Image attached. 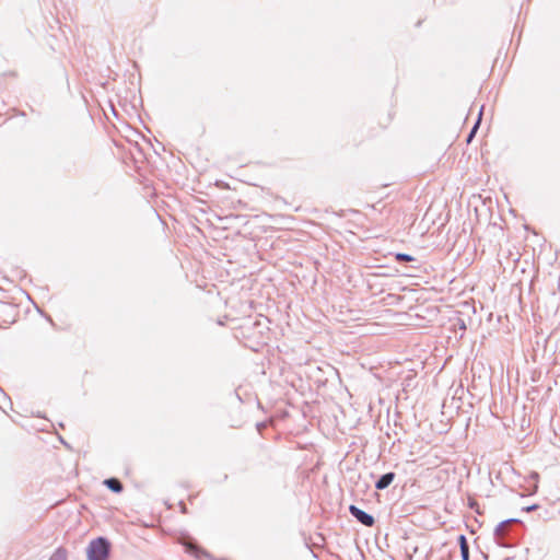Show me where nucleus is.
<instances>
[{
    "mask_svg": "<svg viewBox=\"0 0 560 560\" xmlns=\"http://www.w3.org/2000/svg\"><path fill=\"white\" fill-rule=\"evenodd\" d=\"M457 540L460 549L462 560H469V544L466 536L459 535Z\"/></svg>",
    "mask_w": 560,
    "mask_h": 560,
    "instance_id": "39448f33",
    "label": "nucleus"
},
{
    "mask_svg": "<svg viewBox=\"0 0 560 560\" xmlns=\"http://www.w3.org/2000/svg\"><path fill=\"white\" fill-rule=\"evenodd\" d=\"M395 258L397 261H401V262H409V261L416 260V258L413 256H411L409 254H404V253L396 254Z\"/></svg>",
    "mask_w": 560,
    "mask_h": 560,
    "instance_id": "1a4fd4ad",
    "label": "nucleus"
},
{
    "mask_svg": "<svg viewBox=\"0 0 560 560\" xmlns=\"http://www.w3.org/2000/svg\"><path fill=\"white\" fill-rule=\"evenodd\" d=\"M110 544L104 537L93 539L88 547L89 560H107L109 556Z\"/></svg>",
    "mask_w": 560,
    "mask_h": 560,
    "instance_id": "f257e3e1",
    "label": "nucleus"
},
{
    "mask_svg": "<svg viewBox=\"0 0 560 560\" xmlns=\"http://www.w3.org/2000/svg\"><path fill=\"white\" fill-rule=\"evenodd\" d=\"M530 479L534 481V483H533V489H532V490H529V491H530V493H534V492H536V491H537V489H538V485H537L538 474H537V472H533V474L530 475Z\"/></svg>",
    "mask_w": 560,
    "mask_h": 560,
    "instance_id": "9b49d317",
    "label": "nucleus"
},
{
    "mask_svg": "<svg viewBox=\"0 0 560 560\" xmlns=\"http://www.w3.org/2000/svg\"><path fill=\"white\" fill-rule=\"evenodd\" d=\"M457 325H458L459 329H462V330L466 329V325H465V322L463 319L458 318Z\"/></svg>",
    "mask_w": 560,
    "mask_h": 560,
    "instance_id": "ddd939ff",
    "label": "nucleus"
},
{
    "mask_svg": "<svg viewBox=\"0 0 560 560\" xmlns=\"http://www.w3.org/2000/svg\"><path fill=\"white\" fill-rule=\"evenodd\" d=\"M13 310H14V307L9 304L0 303V312L1 313H7L8 311H13Z\"/></svg>",
    "mask_w": 560,
    "mask_h": 560,
    "instance_id": "f8f14e48",
    "label": "nucleus"
},
{
    "mask_svg": "<svg viewBox=\"0 0 560 560\" xmlns=\"http://www.w3.org/2000/svg\"><path fill=\"white\" fill-rule=\"evenodd\" d=\"M349 512L358 522L364 526L371 527L375 523L374 517L371 514L353 504L349 506Z\"/></svg>",
    "mask_w": 560,
    "mask_h": 560,
    "instance_id": "f03ea898",
    "label": "nucleus"
},
{
    "mask_svg": "<svg viewBox=\"0 0 560 560\" xmlns=\"http://www.w3.org/2000/svg\"><path fill=\"white\" fill-rule=\"evenodd\" d=\"M482 109H483V107L480 108V112H479V115H478V119L475 122L474 127L471 128V130H470V132H469V135L467 137V142H470L471 139L475 137V133H476V131H477V129H478V127L480 125V121H481Z\"/></svg>",
    "mask_w": 560,
    "mask_h": 560,
    "instance_id": "0eeeda50",
    "label": "nucleus"
},
{
    "mask_svg": "<svg viewBox=\"0 0 560 560\" xmlns=\"http://www.w3.org/2000/svg\"><path fill=\"white\" fill-rule=\"evenodd\" d=\"M394 479H395L394 472H392V471L386 472L377 479V481L375 482V488L377 490H384L387 487H389V485L394 481Z\"/></svg>",
    "mask_w": 560,
    "mask_h": 560,
    "instance_id": "20e7f679",
    "label": "nucleus"
},
{
    "mask_svg": "<svg viewBox=\"0 0 560 560\" xmlns=\"http://www.w3.org/2000/svg\"><path fill=\"white\" fill-rule=\"evenodd\" d=\"M186 549L187 551L195 553L197 557L199 556V552H201V550L192 542L186 544Z\"/></svg>",
    "mask_w": 560,
    "mask_h": 560,
    "instance_id": "9d476101",
    "label": "nucleus"
},
{
    "mask_svg": "<svg viewBox=\"0 0 560 560\" xmlns=\"http://www.w3.org/2000/svg\"><path fill=\"white\" fill-rule=\"evenodd\" d=\"M104 483L108 489H110L115 493H119L124 489L121 481L117 478H108L104 481Z\"/></svg>",
    "mask_w": 560,
    "mask_h": 560,
    "instance_id": "423d86ee",
    "label": "nucleus"
},
{
    "mask_svg": "<svg viewBox=\"0 0 560 560\" xmlns=\"http://www.w3.org/2000/svg\"><path fill=\"white\" fill-rule=\"evenodd\" d=\"M535 509H537V505H532V506L526 508V511H533Z\"/></svg>",
    "mask_w": 560,
    "mask_h": 560,
    "instance_id": "4468645a",
    "label": "nucleus"
},
{
    "mask_svg": "<svg viewBox=\"0 0 560 560\" xmlns=\"http://www.w3.org/2000/svg\"><path fill=\"white\" fill-rule=\"evenodd\" d=\"M49 560H67V552L65 549H57Z\"/></svg>",
    "mask_w": 560,
    "mask_h": 560,
    "instance_id": "6e6552de",
    "label": "nucleus"
},
{
    "mask_svg": "<svg viewBox=\"0 0 560 560\" xmlns=\"http://www.w3.org/2000/svg\"><path fill=\"white\" fill-rule=\"evenodd\" d=\"M514 522H515V520L511 518V520L503 521L497 525V527L494 529V538L498 541V544H500L501 546H508V544H505L503 541V539H504L505 535L508 534L510 526Z\"/></svg>",
    "mask_w": 560,
    "mask_h": 560,
    "instance_id": "7ed1b4c3",
    "label": "nucleus"
}]
</instances>
